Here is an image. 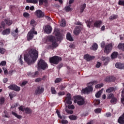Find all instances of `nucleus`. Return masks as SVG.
I'll list each match as a JSON object with an SVG mask.
<instances>
[{"label": "nucleus", "mask_w": 124, "mask_h": 124, "mask_svg": "<svg viewBox=\"0 0 124 124\" xmlns=\"http://www.w3.org/2000/svg\"><path fill=\"white\" fill-rule=\"evenodd\" d=\"M38 58V51L35 49L30 50L29 54L24 55V61L26 62L29 65L34 63Z\"/></svg>", "instance_id": "1"}, {"label": "nucleus", "mask_w": 124, "mask_h": 124, "mask_svg": "<svg viewBox=\"0 0 124 124\" xmlns=\"http://www.w3.org/2000/svg\"><path fill=\"white\" fill-rule=\"evenodd\" d=\"M95 84H97V81H93V82H90L88 84V87H86L85 89H83L81 91V93H87L88 94L89 93L91 92H93V89L92 86H93V85H95Z\"/></svg>", "instance_id": "2"}, {"label": "nucleus", "mask_w": 124, "mask_h": 124, "mask_svg": "<svg viewBox=\"0 0 124 124\" xmlns=\"http://www.w3.org/2000/svg\"><path fill=\"white\" fill-rule=\"evenodd\" d=\"M48 67V65L45 61L42 59L40 60L38 62V69H42L45 70Z\"/></svg>", "instance_id": "3"}, {"label": "nucleus", "mask_w": 124, "mask_h": 124, "mask_svg": "<svg viewBox=\"0 0 124 124\" xmlns=\"http://www.w3.org/2000/svg\"><path fill=\"white\" fill-rule=\"evenodd\" d=\"M75 103H77L78 105L81 106L85 104V99L80 95H78L75 97V99L74 101Z\"/></svg>", "instance_id": "4"}, {"label": "nucleus", "mask_w": 124, "mask_h": 124, "mask_svg": "<svg viewBox=\"0 0 124 124\" xmlns=\"http://www.w3.org/2000/svg\"><path fill=\"white\" fill-rule=\"evenodd\" d=\"M62 61V58L59 56H55L49 59V62L53 64H58L60 62Z\"/></svg>", "instance_id": "5"}, {"label": "nucleus", "mask_w": 124, "mask_h": 124, "mask_svg": "<svg viewBox=\"0 0 124 124\" xmlns=\"http://www.w3.org/2000/svg\"><path fill=\"white\" fill-rule=\"evenodd\" d=\"M33 34H37V31H34V28H33L32 30H31L27 34V40L30 41V40H31L32 38H33Z\"/></svg>", "instance_id": "6"}, {"label": "nucleus", "mask_w": 124, "mask_h": 124, "mask_svg": "<svg viewBox=\"0 0 124 124\" xmlns=\"http://www.w3.org/2000/svg\"><path fill=\"white\" fill-rule=\"evenodd\" d=\"M49 39L50 41L52 42V46H49V48L50 49H54V48H56V47H58V43H57V42L56 41V38L54 36H51L49 37Z\"/></svg>", "instance_id": "7"}, {"label": "nucleus", "mask_w": 124, "mask_h": 124, "mask_svg": "<svg viewBox=\"0 0 124 124\" xmlns=\"http://www.w3.org/2000/svg\"><path fill=\"white\" fill-rule=\"evenodd\" d=\"M114 46V44L112 43H110L107 45L105 47V50H104V52L106 53V54H109L111 51H112V48H113Z\"/></svg>", "instance_id": "8"}, {"label": "nucleus", "mask_w": 124, "mask_h": 124, "mask_svg": "<svg viewBox=\"0 0 124 124\" xmlns=\"http://www.w3.org/2000/svg\"><path fill=\"white\" fill-rule=\"evenodd\" d=\"M18 109L20 111H22V112H25L26 114H31L32 112V110L29 108H24L22 106H21L18 108Z\"/></svg>", "instance_id": "9"}, {"label": "nucleus", "mask_w": 124, "mask_h": 124, "mask_svg": "<svg viewBox=\"0 0 124 124\" xmlns=\"http://www.w3.org/2000/svg\"><path fill=\"white\" fill-rule=\"evenodd\" d=\"M44 31L46 33H51L52 32V27L50 25H46L44 27Z\"/></svg>", "instance_id": "10"}, {"label": "nucleus", "mask_w": 124, "mask_h": 124, "mask_svg": "<svg viewBox=\"0 0 124 124\" xmlns=\"http://www.w3.org/2000/svg\"><path fill=\"white\" fill-rule=\"evenodd\" d=\"M35 14L38 18H43L44 17V13L40 10L36 11Z\"/></svg>", "instance_id": "11"}, {"label": "nucleus", "mask_w": 124, "mask_h": 124, "mask_svg": "<svg viewBox=\"0 0 124 124\" xmlns=\"http://www.w3.org/2000/svg\"><path fill=\"white\" fill-rule=\"evenodd\" d=\"M44 92V88L39 86L37 88L35 91V94H40Z\"/></svg>", "instance_id": "12"}, {"label": "nucleus", "mask_w": 124, "mask_h": 124, "mask_svg": "<svg viewBox=\"0 0 124 124\" xmlns=\"http://www.w3.org/2000/svg\"><path fill=\"white\" fill-rule=\"evenodd\" d=\"M65 100L67 104H70V105L72 104V102H71V94L68 93L67 94V97L65 99Z\"/></svg>", "instance_id": "13"}, {"label": "nucleus", "mask_w": 124, "mask_h": 124, "mask_svg": "<svg viewBox=\"0 0 124 124\" xmlns=\"http://www.w3.org/2000/svg\"><path fill=\"white\" fill-rule=\"evenodd\" d=\"M81 31V27L79 26H77L75 30H74V34L75 35H78L80 32Z\"/></svg>", "instance_id": "14"}, {"label": "nucleus", "mask_w": 124, "mask_h": 124, "mask_svg": "<svg viewBox=\"0 0 124 124\" xmlns=\"http://www.w3.org/2000/svg\"><path fill=\"white\" fill-rule=\"evenodd\" d=\"M101 60V61H103L105 65H107V64H108V63L109 62L108 57H102Z\"/></svg>", "instance_id": "15"}, {"label": "nucleus", "mask_w": 124, "mask_h": 124, "mask_svg": "<svg viewBox=\"0 0 124 124\" xmlns=\"http://www.w3.org/2000/svg\"><path fill=\"white\" fill-rule=\"evenodd\" d=\"M95 57L94 56H91L89 55L88 54H86L84 55V59L85 60H86L87 62H90V61H92L93 59H94Z\"/></svg>", "instance_id": "16"}, {"label": "nucleus", "mask_w": 124, "mask_h": 124, "mask_svg": "<svg viewBox=\"0 0 124 124\" xmlns=\"http://www.w3.org/2000/svg\"><path fill=\"white\" fill-rule=\"evenodd\" d=\"M118 55L119 53L116 51H114L111 55V58L112 60H114V59H116L117 58Z\"/></svg>", "instance_id": "17"}, {"label": "nucleus", "mask_w": 124, "mask_h": 124, "mask_svg": "<svg viewBox=\"0 0 124 124\" xmlns=\"http://www.w3.org/2000/svg\"><path fill=\"white\" fill-rule=\"evenodd\" d=\"M101 24H102V21H97L94 24V26L95 28H100V26H101Z\"/></svg>", "instance_id": "18"}, {"label": "nucleus", "mask_w": 124, "mask_h": 124, "mask_svg": "<svg viewBox=\"0 0 124 124\" xmlns=\"http://www.w3.org/2000/svg\"><path fill=\"white\" fill-rule=\"evenodd\" d=\"M66 39L69 41H73V40H74L72 36H71V34L69 32H68L67 34Z\"/></svg>", "instance_id": "19"}, {"label": "nucleus", "mask_w": 124, "mask_h": 124, "mask_svg": "<svg viewBox=\"0 0 124 124\" xmlns=\"http://www.w3.org/2000/svg\"><path fill=\"white\" fill-rule=\"evenodd\" d=\"M10 33V29H6V30L3 31L2 32V34H3V35L9 34Z\"/></svg>", "instance_id": "20"}, {"label": "nucleus", "mask_w": 124, "mask_h": 124, "mask_svg": "<svg viewBox=\"0 0 124 124\" xmlns=\"http://www.w3.org/2000/svg\"><path fill=\"white\" fill-rule=\"evenodd\" d=\"M118 122L119 124H124V117L122 115L120 116L118 120Z\"/></svg>", "instance_id": "21"}, {"label": "nucleus", "mask_w": 124, "mask_h": 124, "mask_svg": "<svg viewBox=\"0 0 124 124\" xmlns=\"http://www.w3.org/2000/svg\"><path fill=\"white\" fill-rule=\"evenodd\" d=\"M97 48H98V46L97 45V44L95 43L91 47V50H93L94 51H95L97 50Z\"/></svg>", "instance_id": "22"}, {"label": "nucleus", "mask_w": 124, "mask_h": 124, "mask_svg": "<svg viewBox=\"0 0 124 124\" xmlns=\"http://www.w3.org/2000/svg\"><path fill=\"white\" fill-rule=\"evenodd\" d=\"M5 23L8 25V26H10L12 25V23H13L12 20L9 19H6L5 20Z\"/></svg>", "instance_id": "23"}, {"label": "nucleus", "mask_w": 124, "mask_h": 124, "mask_svg": "<svg viewBox=\"0 0 124 124\" xmlns=\"http://www.w3.org/2000/svg\"><path fill=\"white\" fill-rule=\"evenodd\" d=\"M103 92V90H101L99 92H98L95 94L96 97H97V98H98L100 97V96L101 95Z\"/></svg>", "instance_id": "24"}, {"label": "nucleus", "mask_w": 124, "mask_h": 124, "mask_svg": "<svg viewBox=\"0 0 124 124\" xmlns=\"http://www.w3.org/2000/svg\"><path fill=\"white\" fill-rule=\"evenodd\" d=\"M28 3L36 4L38 2V0H26Z\"/></svg>", "instance_id": "25"}, {"label": "nucleus", "mask_w": 124, "mask_h": 124, "mask_svg": "<svg viewBox=\"0 0 124 124\" xmlns=\"http://www.w3.org/2000/svg\"><path fill=\"white\" fill-rule=\"evenodd\" d=\"M66 25V22L65 21V20L62 19V21L60 23V26L61 27H65V25Z\"/></svg>", "instance_id": "26"}, {"label": "nucleus", "mask_w": 124, "mask_h": 124, "mask_svg": "<svg viewBox=\"0 0 124 124\" xmlns=\"http://www.w3.org/2000/svg\"><path fill=\"white\" fill-rule=\"evenodd\" d=\"M12 115L15 116V117H16L17 119H21L22 118V116L17 114V113L13 111L12 112Z\"/></svg>", "instance_id": "27"}, {"label": "nucleus", "mask_w": 124, "mask_h": 124, "mask_svg": "<svg viewBox=\"0 0 124 124\" xmlns=\"http://www.w3.org/2000/svg\"><path fill=\"white\" fill-rule=\"evenodd\" d=\"M85 8H86V3H84L80 6L81 13H82V12H84V10H85Z\"/></svg>", "instance_id": "28"}, {"label": "nucleus", "mask_w": 124, "mask_h": 124, "mask_svg": "<svg viewBox=\"0 0 124 124\" xmlns=\"http://www.w3.org/2000/svg\"><path fill=\"white\" fill-rule=\"evenodd\" d=\"M69 118L70 119V120H71L72 121H75L77 120V116L71 115L69 116Z\"/></svg>", "instance_id": "29"}, {"label": "nucleus", "mask_w": 124, "mask_h": 124, "mask_svg": "<svg viewBox=\"0 0 124 124\" xmlns=\"http://www.w3.org/2000/svg\"><path fill=\"white\" fill-rule=\"evenodd\" d=\"M47 3L48 1L47 0H39V3L40 5H42L43 3Z\"/></svg>", "instance_id": "30"}, {"label": "nucleus", "mask_w": 124, "mask_h": 124, "mask_svg": "<svg viewBox=\"0 0 124 124\" xmlns=\"http://www.w3.org/2000/svg\"><path fill=\"white\" fill-rule=\"evenodd\" d=\"M118 18V16L117 15H112L109 17V20H115V19H117Z\"/></svg>", "instance_id": "31"}, {"label": "nucleus", "mask_w": 124, "mask_h": 124, "mask_svg": "<svg viewBox=\"0 0 124 124\" xmlns=\"http://www.w3.org/2000/svg\"><path fill=\"white\" fill-rule=\"evenodd\" d=\"M122 63L121 62H117L115 64V67H116V68H119V69H121V68H122Z\"/></svg>", "instance_id": "32"}, {"label": "nucleus", "mask_w": 124, "mask_h": 124, "mask_svg": "<svg viewBox=\"0 0 124 124\" xmlns=\"http://www.w3.org/2000/svg\"><path fill=\"white\" fill-rule=\"evenodd\" d=\"M70 6H71V5H70L69 6H66L65 7V11H66V12H68L71 11V10H72V9H71L70 8Z\"/></svg>", "instance_id": "33"}, {"label": "nucleus", "mask_w": 124, "mask_h": 124, "mask_svg": "<svg viewBox=\"0 0 124 124\" xmlns=\"http://www.w3.org/2000/svg\"><path fill=\"white\" fill-rule=\"evenodd\" d=\"M118 47L119 48V49H121L122 50L124 51V44L122 43L119 44L118 46Z\"/></svg>", "instance_id": "34"}, {"label": "nucleus", "mask_w": 124, "mask_h": 124, "mask_svg": "<svg viewBox=\"0 0 124 124\" xmlns=\"http://www.w3.org/2000/svg\"><path fill=\"white\" fill-rule=\"evenodd\" d=\"M114 91V88L110 87L106 90V93H112V92Z\"/></svg>", "instance_id": "35"}, {"label": "nucleus", "mask_w": 124, "mask_h": 124, "mask_svg": "<svg viewBox=\"0 0 124 124\" xmlns=\"http://www.w3.org/2000/svg\"><path fill=\"white\" fill-rule=\"evenodd\" d=\"M117 102V98L116 97L112 98L110 100V103H112V104H115Z\"/></svg>", "instance_id": "36"}, {"label": "nucleus", "mask_w": 124, "mask_h": 124, "mask_svg": "<svg viewBox=\"0 0 124 124\" xmlns=\"http://www.w3.org/2000/svg\"><path fill=\"white\" fill-rule=\"evenodd\" d=\"M5 26V24L4 23V22H2L1 23V26H0V31H1L3 29H4Z\"/></svg>", "instance_id": "37"}, {"label": "nucleus", "mask_w": 124, "mask_h": 124, "mask_svg": "<svg viewBox=\"0 0 124 124\" xmlns=\"http://www.w3.org/2000/svg\"><path fill=\"white\" fill-rule=\"evenodd\" d=\"M103 86H104L103 83H101V84L96 85L95 86V88L96 89H100V88H102Z\"/></svg>", "instance_id": "38"}, {"label": "nucleus", "mask_w": 124, "mask_h": 124, "mask_svg": "<svg viewBox=\"0 0 124 124\" xmlns=\"http://www.w3.org/2000/svg\"><path fill=\"white\" fill-rule=\"evenodd\" d=\"M19 62L21 63V65L24 64V62H23V55H21L19 57Z\"/></svg>", "instance_id": "39"}, {"label": "nucleus", "mask_w": 124, "mask_h": 124, "mask_svg": "<svg viewBox=\"0 0 124 124\" xmlns=\"http://www.w3.org/2000/svg\"><path fill=\"white\" fill-rule=\"evenodd\" d=\"M4 97H0V105H2L3 103H4Z\"/></svg>", "instance_id": "40"}, {"label": "nucleus", "mask_w": 124, "mask_h": 124, "mask_svg": "<svg viewBox=\"0 0 124 124\" xmlns=\"http://www.w3.org/2000/svg\"><path fill=\"white\" fill-rule=\"evenodd\" d=\"M114 94L113 93L108 94V99H112L114 98Z\"/></svg>", "instance_id": "41"}, {"label": "nucleus", "mask_w": 124, "mask_h": 124, "mask_svg": "<svg viewBox=\"0 0 124 124\" xmlns=\"http://www.w3.org/2000/svg\"><path fill=\"white\" fill-rule=\"evenodd\" d=\"M51 92L52 94H56V93H57V91H56V89H55L54 87L51 88Z\"/></svg>", "instance_id": "42"}, {"label": "nucleus", "mask_w": 124, "mask_h": 124, "mask_svg": "<svg viewBox=\"0 0 124 124\" xmlns=\"http://www.w3.org/2000/svg\"><path fill=\"white\" fill-rule=\"evenodd\" d=\"M16 85H10L9 87H8V88H9V89H10V90H13V91H14L15 90V87H16Z\"/></svg>", "instance_id": "43"}, {"label": "nucleus", "mask_w": 124, "mask_h": 124, "mask_svg": "<svg viewBox=\"0 0 124 124\" xmlns=\"http://www.w3.org/2000/svg\"><path fill=\"white\" fill-rule=\"evenodd\" d=\"M94 112L96 114H99V113L101 112V108H96L94 110Z\"/></svg>", "instance_id": "44"}, {"label": "nucleus", "mask_w": 124, "mask_h": 124, "mask_svg": "<svg viewBox=\"0 0 124 124\" xmlns=\"http://www.w3.org/2000/svg\"><path fill=\"white\" fill-rule=\"evenodd\" d=\"M62 81V78H57L55 80V84H58V83H60V82Z\"/></svg>", "instance_id": "45"}, {"label": "nucleus", "mask_w": 124, "mask_h": 124, "mask_svg": "<svg viewBox=\"0 0 124 124\" xmlns=\"http://www.w3.org/2000/svg\"><path fill=\"white\" fill-rule=\"evenodd\" d=\"M20 89L21 88L20 87L16 85L14 91H15L16 92H19Z\"/></svg>", "instance_id": "46"}, {"label": "nucleus", "mask_w": 124, "mask_h": 124, "mask_svg": "<svg viewBox=\"0 0 124 124\" xmlns=\"http://www.w3.org/2000/svg\"><path fill=\"white\" fill-rule=\"evenodd\" d=\"M23 16L25 18H29L30 17V14L25 12L23 14Z\"/></svg>", "instance_id": "47"}, {"label": "nucleus", "mask_w": 124, "mask_h": 124, "mask_svg": "<svg viewBox=\"0 0 124 124\" xmlns=\"http://www.w3.org/2000/svg\"><path fill=\"white\" fill-rule=\"evenodd\" d=\"M86 23L87 25V27H88V28H91V25H92V21L89 20V21H86Z\"/></svg>", "instance_id": "48"}, {"label": "nucleus", "mask_w": 124, "mask_h": 124, "mask_svg": "<svg viewBox=\"0 0 124 124\" xmlns=\"http://www.w3.org/2000/svg\"><path fill=\"white\" fill-rule=\"evenodd\" d=\"M5 49L0 47V54H4L5 53Z\"/></svg>", "instance_id": "49"}, {"label": "nucleus", "mask_w": 124, "mask_h": 124, "mask_svg": "<svg viewBox=\"0 0 124 124\" xmlns=\"http://www.w3.org/2000/svg\"><path fill=\"white\" fill-rule=\"evenodd\" d=\"M41 81H42V78H38L35 80V82H36V83H39V82H41Z\"/></svg>", "instance_id": "50"}, {"label": "nucleus", "mask_w": 124, "mask_h": 124, "mask_svg": "<svg viewBox=\"0 0 124 124\" xmlns=\"http://www.w3.org/2000/svg\"><path fill=\"white\" fill-rule=\"evenodd\" d=\"M27 75L29 76V77H34V73L31 72L28 73Z\"/></svg>", "instance_id": "51"}, {"label": "nucleus", "mask_w": 124, "mask_h": 124, "mask_svg": "<svg viewBox=\"0 0 124 124\" xmlns=\"http://www.w3.org/2000/svg\"><path fill=\"white\" fill-rule=\"evenodd\" d=\"M2 69L4 70V73L5 75H6V74H8V71H7L6 68L3 67Z\"/></svg>", "instance_id": "52"}, {"label": "nucleus", "mask_w": 124, "mask_h": 124, "mask_svg": "<svg viewBox=\"0 0 124 124\" xmlns=\"http://www.w3.org/2000/svg\"><path fill=\"white\" fill-rule=\"evenodd\" d=\"M65 111L67 114H73V110H69L66 108Z\"/></svg>", "instance_id": "53"}, {"label": "nucleus", "mask_w": 124, "mask_h": 124, "mask_svg": "<svg viewBox=\"0 0 124 124\" xmlns=\"http://www.w3.org/2000/svg\"><path fill=\"white\" fill-rule=\"evenodd\" d=\"M68 108L69 109H70L71 110H73V109H74V108H75V107H74V106L73 105H72L68 106Z\"/></svg>", "instance_id": "54"}, {"label": "nucleus", "mask_w": 124, "mask_h": 124, "mask_svg": "<svg viewBox=\"0 0 124 124\" xmlns=\"http://www.w3.org/2000/svg\"><path fill=\"white\" fill-rule=\"evenodd\" d=\"M105 81L106 82H111V80L110 79V77H107L105 79Z\"/></svg>", "instance_id": "55"}, {"label": "nucleus", "mask_w": 124, "mask_h": 124, "mask_svg": "<svg viewBox=\"0 0 124 124\" xmlns=\"http://www.w3.org/2000/svg\"><path fill=\"white\" fill-rule=\"evenodd\" d=\"M0 65H2V66L6 65V61H2L0 63Z\"/></svg>", "instance_id": "56"}, {"label": "nucleus", "mask_w": 124, "mask_h": 124, "mask_svg": "<svg viewBox=\"0 0 124 124\" xmlns=\"http://www.w3.org/2000/svg\"><path fill=\"white\" fill-rule=\"evenodd\" d=\"M56 113H57L59 118H60V119H62V116H61V114H60V111L58 110H57L56 111Z\"/></svg>", "instance_id": "57"}, {"label": "nucleus", "mask_w": 124, "mask_h": 124, "mask_svg": "<svg viewBox=\"0 0 124 124\" xmlns=\"http://www.w3.org/2000/svg\"><path fill=\"white\" fill-rule=\"evenodd\" d=\"M109 77H110V82H114V81L116 80V78L114 77L110 76Z\"/></svg>", "instance_id": "58"}, {"label": "nucleus", "mask_w": 124, "mask_h": 124, "mask_svg": "<svg viewBox=\"0 0 124 124\" xmlns=\"http://www.w3.org/2000/svg\"><path fill=\"white\" fill-rule=\"evenodd\" d=\"M99 104H100V100H96L95 101L94 105H99Z\"/></svg>", "instance_id": "59"}, {"label": "nucleus", "mask_w": 124, "mask_h": 124, "mask_svg": "<svg viewBox=\"0 0 124 124\" xmlns=\"http://www.w3.org/2000/svg\"><path fill=\"white\" fill-rule=\"evenodd\" d=\"M68 123V122L67 121V120H62V124H66Z\"/></svg>", "instance_id": "60"}, {"label": "nucleus", "mask_w": 124, "mask_h": 124, "mask_svg": "<svg viewBox=\"0 0 124 124\" xmlns=\"http://www.w3.org/2000/svg\"><path fill=\"white\" fill-rule=\"evenodd\" d=\"M101 63H100V62H97V64H96V67H97V68H99V67L101 66Z\"/></svg>", "instance_id": "61"}, {"label": "nucleus", "mask_w": 124, "mask_h": 124, "mask_svg": "<svg viewBox=\"0 0 124 124\" xmlns=\"http://www.w3.org/2000/svg\"><path fill=\"white\" fill-rule=\"evenodd\" d=\"M101 47L102 48H104L105 47V42H102L101 44Z\"/></svg>", "instance_id": "62"}, {"label": "nucleus", "mask_w": 124, "mask_h": 124, "mask_svg": "<svg viewBox=\"0 0 124 124\" xmlns=\"http://www.w3.org/2000/svg\"><path fill=\"white\" fill-rule=\"evenodd\" d=\"M58 95H64V92H60L58 93Z\"/></svg>", "instance_id": "63"}, {"label": "nucleus", "mask_w": 124, "mask_h": 124, "mask_svg": "<svg viewBox=\"0 0 124 124\" xmlns=\"http://www.w3.org/2000/svg\"><path fill=\"white\" fill-rule=\"evenodd\" d=\"M120 69H124V63H121Z\"/></svg>", "instance_id": "64"}]
</instances>
